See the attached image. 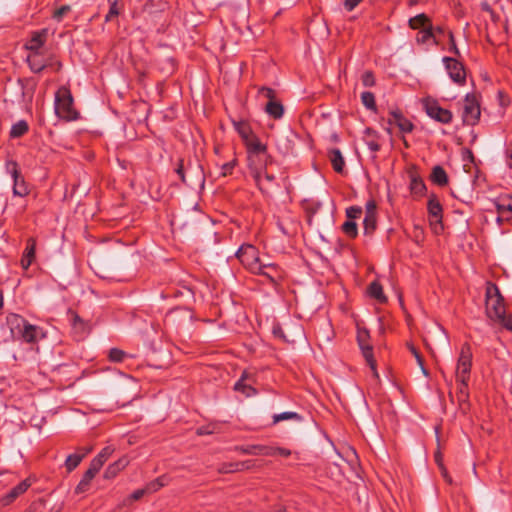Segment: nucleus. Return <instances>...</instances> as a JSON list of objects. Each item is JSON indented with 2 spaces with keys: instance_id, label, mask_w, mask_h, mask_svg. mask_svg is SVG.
<instances>
[{
  "instance_id": "obj_5",
  "label": "nucleus",
  "mask_w": 512,
  "mask_h": 512,
  "mask_svg": "<svg viewBox=\"0 0 512 512\" xmlns=\"http://www.w3.org/2000/svg\"><path fill=\"white\" fill-rule=\"evenodd\" d=\"M472 349L468 343L461 346L460 354L457 359L455 379L456 381H469L472 368Z\"/></svg>"
},
{
  "instance_id": "obj_45",
  "label": "nucleus",
  "mask_w": 512,
  "mask_h": 512,
  "mask_svg": "<svg viewBox=\"0 0 512 512\" xmlns=\"http://www.w3.org/2000/svg\"><path fill=\"white\" fill-rule=\"evenodd\" d=\"M363 86L371 87L375 84V78L372 72L366 71L361 76Z\"/></svg>"
},
{
  "instance_id": "obj_30",
  "label": "nucleus",
  "mask_w": 512,
  "mask_h": 512,
  "mask_svg": "<svg viewBox=\"0 0 512 512\" xmlns=\"http://www.w3.org/2000/svg\"><path fill=\"white\" fill-rule=\"evenodd\" d=\"M431 180L437 185L444 186L448 183V176L441 166H435L432 170Z\"/></svg>"
},
{
  "instance_id": "obj_47",
  "label": "nucleus",
  "mask_w": 512,
  "mask_h": 512,
  "mask_svg": "<svg viewBox=\"0 0 512 512\" xmlns=\"http://www.w3.org/2000/svg\"><path fill=\"white\" fill-rule=\"evenodd\" d=\"M71 10V7L69 5H63L57 10H55L53 14V18L57 21H61L63 17Z\"/></svg>"
},
{
  "instance_id": "obj_32",
  "label": "nucleus",
  "mask_w": 512,
  "mask_h": 512,
  "mask_svg": "<svg viewBox=\"0 0 512 512\" xmlns=\"http://www.w3.org/2000/svg\"><path fill=\"white\" fill-rule=\"evenodd\" d=\"M368 294L383 303L386 301V296L384 295L383 288L381 284L377 281L372 282L368 287Z\"/></svg>"
},
{
  "instance_id": "obj_55",
  "label": "nucleus",
  "mask_w": 512,
  "mask_h": 512,
  "mask_svg": "<svg viewBox=\"0 0 512 512\" xmlns=\"http://www.w3.org/2000/svg\"><path fill=\"white\" fill-rule=\"evenodd\" d=\"M275 455H281L283 457H288L291 455V451L286 448L274 447Z\"/></svg>"
},
{
  "instance_id": "obj_41",
  "label": "nucleus",
  "mask_w": 512,
  "mask_h": 512,
  "mask_svg": "<svg viewBox=\"0 0 512 512\" xmlns=\"http://www.w3.org/2000/svg\"><path fill=\"white\" fill-rule=\"evenodd\" d=\"M258 97L266 99L267 102L275 101L276 100V94L275 91L268 87H261L258 90Z\"/></svg>"
},
{
  "instance_id": "obj_42",
  "label": "nucleus",
  "mask_w": 512,
  "mask_h": 512,
  "mask_svg": "<svg viewBox=\"0 0 512 512\" xmlns=\"http://www.w3.org/2000/svg\"><path fill=\"white\" fill-rule=\"evenodd\" d=\"M126 357V353L120 349L113 348L109 351V359L113 362H122Z\"/></svg>"
},
{
  "instance_id": "obj_19",
  "label": "nucleus",
  "mask_w": 512,
  "mask_h": 512,
  "mask_svg": "<svg viewBox=\"0 0 512 512\" xmlns=\"http://www.w3.org/2000/svg\"><path fill=\"white\" fill-rule=\"evenodd\" d=\"M129 463H130V460L127 456H123V457L119 458L117 461L110 464L106 468L104 477L106 479H112V478L116 477L117 474L120 471H122L125 467H127Z\"/></svg>"
},
{
  "instance_id": "obj_26",
  "label": "nucleus",
  "mask_w": 512,
  "mask_h": 512,
  "mask_svg": "<svg viewBox=\"0 0 512 512\" xmlns=\"http://www.w3.org/2000/svg\"><path fill=\"white\" fill-rule=\"evenodd\" d=\"M247 379V373L244 372L241 376V378L235 383L234 389L237 392H241L246 397H250L256 394V390L249 384L245 383V380Z\"/></svg>"
},
{
  "instance_id": "obj_23",
  "label": "nucleus",
  "mask_w": 512,
  "mask_h": 512,
  "mask_svg": "<svg viewBox=\"0 0 512 512\" xmlns=\"http://www.w3.org/2000/svg\"><path fill=\"white\" fill-rule=\"evenodd\" d=\"M374 209H375L374 205L367 206V213L363 220L364 231L366 234L372 233L376 227V216H375Z\"/></svg>"
},
{
  "instance_id": "obj_31",
  "label": "nucleus",
  "mask_w": 512,
  "mask_h": 512,
  "mask_svg": "<svg viewBox=\"0 0 512 512\" xmlns=\"http://www.w3.org/2000/svg\"><path fill=\"white\" fill-rule=\"evenodd\" d=\"M409 187H410L411 193H413L414 195H417V196L422 195L426 189V186H425L424 182L422 181V179L414 174H412L410 176Z\"/></svg>"
},
{
  "instance_id": "obj_9",
  "label": "nucleus",
  "mask_w": 512,
  "mask_h": 512,
  "mask_svg": "<svg viewBox=\"0 0 512 512\" xmlns=\"http://www.w3.org/2000/svg\"><path fill=\"white\" fill-rule=\"evenodd\" d=\"M442 61L450 79L457 85H464L466 82V71L463 64L452 57H443Z\"/></svg>"
},
{
  "instance_id": "obj_53",
  "label": "nucleus",
  "mask_w": 512,
  "mask_h": 512,
  "mask_svg": "<svg viewBox=\"0 0 512 512\" xmlns=\"http://www.w3.org/2000/svg\"><path fill=\"white\" fill-rule=\"evenodd\" d=\"M102 466L103 465L98 460L93 459L90 463L89 469L98 473L100 471V469L102 468Z\"/></svg>"
},
{
  "instance_id": "obj_11",
  "label": "nucleus",
  "mask_w": 512,
  "mask_h": 512,
  "mask_svg": "<svg viewBox=\"0 0 512 512\" xmlns=\"http://www.w3.org/2000/svg\"><path fill=\"white\" fill-rule=\"evenodd\" d=\"M252 177L262 193L268 194L277 186L276 177L268 171V167L259 172V174H253Z\"/></svg>"
},
{
  "instance_id": "obj_43",
  "label": "nucleus",
  "mask_w": 512,
  "mask_h": 512,
  "mask_svg": "<svg viewBox=\"0 0 512 512\" xmlns=\"http://www.w3.org/2000/svg\"><path fill=\"white\" fill-rule=\"evenodd\" d=\"M258 274L266 276L272 282H275L278 278H280V272H279V270L277 269L276 266H275V270L274 269H269V268H263V271L259 272Z\"/></svg>"
},
{
  "instance_id": "obj_50",
  "label": "nucleus",
  "mask_w": 512,
  "mask_h": 512,
  "mask_svg": "<svg viewBox=\"0 0 512 512\" xmlns=\"http://www.w3.org/2000/svg\"><path fill=\"white\" fill-rule=\"evenodd\" d=\"M506 163L512 169V140L506 146Z\"/></svg>"
},
{
  "instance_id": "obj_22",
  "label": "nucleus",
  "mask_w": 512,
  "mask_h": 512,
  "mask_svg": "<svg viewBox=\"0 0 512 512\" xmlns=\"http://www.w3.org/2000/svg\"><path fill=\"white\" fill-rule=\"evenodd\" d=\"M248 156L267 152V147L254 135L245 141Z\"/></svg>"
},
{
  "instance_id": "obj_52",
  "label": "nucleus",
  "mask_w": 512,
  "mask_h": 512,
  "mask_svg": "<svg viewBox=\"0 0 512 512\" xmlns=\"http://www.w3.org/2000/svg\"><path fill=\"white\" fill-rule=\"evenodd\" d=\"M360 214H361V209L360 208L350 207L349 209H347V216L349 218H356Z\"/></svg>"
},
{
  "instance_id": "obj_3",
  "label": "nucleus",
  "mask_w": 512,
  "mask_h": 512,
  "mask_svg": "<svg viewBox=\"0 0 512 512\" xmlns=\"http://www.w3.org/2000/svg\"><path fill=\"white\" fill-rule=\"evenodd\" d=\"M54 109L56 115L66 121H74L79 117V113L73 107L71 92L64 86L60 87L55 94Z\"/></svg>"
},
{
  "instance_id": "obj_12",
  "label": "nucleus",
  "mask_w": 512,
  "mask_h": 512,
  "mask_svg": "<svg viewBox=\"0 0 512 512\" xmlns=\"http://www.w3.org/2000/svg\"><path fill=\"white\" fill-rule=\"evenodd\" d=\"M7 168L13 178V194L20 197L26 196L29 193L28 186L23 176L20 174L17 164L14 162L10 163Z\"/></svg>"
},
{
  "instance_id": "obj_33",
  "label": "nucleus",
  "mask_w": 512,
  "mask_h": 512,
  "mask_svg": "<svg viewBox=\"0 0 512 512\" xmlns=\"http://www.w3.org/2000/svg\"><path fill=\"white\" fill-rule=\"evenodd\" d=\"M409 25L412 29H419L421 27H423L424 29L431 24L429 23L428 17L425 14L421 13L411 18L409 20Z\"/></svg>"
},
{
  "instance_id": "obj_49",
  "label": "nucleus",
  "mask_w": 512,
  "mask_h": 512,
  "mask_svg": "<svg viewBox=\"0 0 512 512\" xmlns=\"http://www.w3.org/2000/svg\"><path fill=\"white\" fill-rule=\"evenodd\" d=\"M432 37H433L432 26L429 25L428 27H426L422 31H420V38H418V40L422 41V42H427Z\"/></svg>"
},
{
  "instance_id": "obj_59",
  "label": "nucleus",
  "mask_w": 512,
  "mask_h": 512,
  "mask_svg": "<svg viewBox=\"0 0 512 512\" xmlns=\"http://www.w3.org/2000/svg\"><path fill=\"white\" fill-rule=\"evenodd\" d=\"M449 37H450V43H451L450 51L455 53L456 55H458L459 54V50H458V48H457V46L455 44L454 37H453L452 33L449 34Z\"/></svg>"
},
{
  "instance_id": "obj_36",
  "label": "nucleus",
  "mask_w": 512,
  "mask_h": 512,
  "mask_svg": "<svg viewBox=\"0 0 512 512\" xmlns=\"http://www.w3.org/2000/svg\"><path fill=\"white\" fill-rule=\"evenodd\" d=\"M234 127L244 142L253 136L250 126L245 122L234 123Z\"/></svg>"
},
{
  "instance_id": "obj_29",
  "label": "nucleus",
  "mask_w": 512,
  "mask_h": 512,
  "mask_svg": "<svg viewBox=\"0 0 512 512\" xmlns=\"http://www.w3.org/2000/svg\"><path fill=\"white\" fill-rule=\"evenodd\" d=\"M97 473L92 471L91 469L88 468V470L85 472V474L83 475L82 479L80 480V482L78 483V485L76 486L75 488V492L77 494H80V493H83L85 491H87L92 479L95 477Z\"/></svg>"
},
{
  "instance_id": "obj_39",
  "label": "nucleus",
  "mask_w": 512,
  "mask_h": 512,
  "mask_svg": "<svg viewBox=\"0 0 512 512\" xmlns=\"http://www.w3.org/2000/svg\"><path fill=\"white\" fill-rule=\"evenodd\" d=\"M291 419L301 420V417L296 412H291V411L282 412L279 414H275L273 416L274 423H278V422L284 421V420H291Z\"/></svg>"
},
{
  "instance_id": "obj_62",
  "label": "nucleus",
  "mask_w": 512,
  "mask_h": 512,
  "mask_svg": "<svg viewBox=\"0 0 512 512\" xmlns=\"http://www.w3.org/2000/svg\"><path fill=\"white\" fill-rule=\"evenodd\" d=\"M94 459L98 460L102 465L107 461L106 458L103 457V455L98 454Z\"/></svg>"
},
{
  "instance_id": "obj_2",
  "label": "nucleus",
  "mask_w": 512,
  "mask_h": 512,
  "mask_svg": "<svg viewBox=\"0 0 512 512\" xmlns=\"http://www.w3.org/2000/svg\"><path fill=\"white\" fill-rule=\"evenodd\" d=\"M8 324L13 337L21 338L27 343H36L45 336L41 327L30 324L16 314L8 317Z\"/></svg>"
},
{
  "instance_id": "obj_34",
  "label": "nucleus",
  "mask_w": 512,
  "mask_h": 512,
  "mask_svg": "<svg viewBox=\"0 0 512 512\" xmlns=\"http://www.w3.org/2000/svg\"><path fill=\"white\" fill-rule=\"evenodd\" d=\"M84 458V454L74 453L70 454L65 461V467L68 472L74 470Z\"/></svg>"
},
{
  "instance_id": "obj_64",
  "label": "nucleus",
  "mask_w": 512,
  "mask_h": 512,
  "mask_svg": "<svg viewBox=\"0 0 512 512\" xmlns=\"http://www.w3.org/2000/svg\"><path fill=\"white\" fill-rule=\"evenodd\" d=\"M420 368H421L422 373H423L426 377H428V376H429V372H428V370L424 367V363H422V366H420Z\"/></svg>"
},
{
  "instance_id": "obj_44",
  "label": "nucleus",
  "mask_w": 512,
  "mask_h": 512,
  "mask_svg": "<svg viewBox=\"0 0 512 512\" xmlns=\"http://www.w3.org/2000/svg\"><path fill=\"white\" fill-rule=\"evenodd\" d=\"M145 494H148L145 487L142 488V489H137L124 501V504L126 505V504H128V503H130L132 501L139 500Z\"/></svg>"
},
{
  "instance_id": "obj_8",
  "label": "nucleus",
  "mask_w": 512,
  "mask_h": 512,
  "mask_svg": "<svg viewBox=\"0 0 512 512\" xmlns=\"http://www.w3.org/2000/svg\"><path fill=\"white\" fill-rule=\"evenodd\" d=\"M481 115L480 105L473 94H467L463 103V122L467 125H475Z\"/></svg>"
},
{
  "instance_id": "obj_51",
  "label": "nucleus",
  "mask_w": 512,
  "mask_h": 512,
  "mask_svg": "<svg viewBox=\"0 0 512 512\" xmlns=\"http://www.w3.org/2000/svg\"><path fill=\"white\" fill-rule=\"evenodd\" d=\"M362 0H345L344 6L348 11H352Z\"/></svg>"
},
{
  "instance_id": "obj_38",
  "label": "nucleus",
  "mask_w": 512,
  "mask_h": 512,
  "mask_svg": "<svg viewBox=\"0 0 512 512\" xmlns=\"http://www.w3.org/2000/svg\"><path fill=\"white\" fill-rule=\"evenodd\" d=\"M362 104L369 110L376 109L375 97L372 92L365 91L361 93Z\"/></svg>"
},
{
  "instance_id": "obj_14",
  "label": "nucleus",
  "mask_w": 512,
  "mask_h": 512,
  "mask_svg": "<svg viewBox=\"0 0 512 512\" xmlns=\"http://www.w3.org/2000/svg\"><path fill=\"white\" fill-rule=\"evenodd\" d=\"M272 163V158L268 152L260 154H252L248 156V167L251 175L261 172Z\"/></svg>"
},
{
  "instance_id": "obj_56",
  "label": "nucleus",
  "mask_w": 512,
  "mask_h": 512,
  "mask_svg": "<svg viewBox=\"0 0 512 512\" xmlns=\"http://www.w3.org/2000/svg\"><path fill=\"white\" fill-rule=\"evenodd\" d=\"M366 144L372 152H377L380 149V145L374 140L367 141Z\"/></svg>"
},
{
  "instance_id": "obj_46",
  "label": "nucleus",
  "mask_w": 512,
  "mask_h": 512,
  "mask_svg": "<svg viewBox=\"0 0 512 512\" xmlns=\"http://www.w3.org/2000/svg\"><path fill=\"white\" fill-rule=\"evenodd\" d=\"M110 4V9H109V12L107 13L106 17H105V21L108 22L110 21L112 18L116 17L119 15L120 13V6H119V3H109Z\"/></svg>"
},
{
  "instance_id": "obj_15",
  "label": "nucleus",
  "mask_w": 512,
  "mask_h": 512,
  "mask_svg": "<svg viewBox=\"0 0 512 512\" xmlns=\"http://www.w3.org/2000/svg\"><path fill=\"white\" fill-rule=\"evenodd\" d=\"M494 204L498 213L497 221L512 222V197H500L494 202Z\"/></svg>"
},
{
  "instance_id": "obj_21",
  "label": "nucleus",
  "mask_w": 512,
  "mask_h": 512,
  "mask_svg": "<svg viewBox=\"0 0 512 512\" xmlns=\"http://www.w3.org/2000/svg\"><path fill=\"white\" fill-rule=\"evenodd\" d=\"M457 383V391L456 397L458 404L462 410H465L468 406L469 392H468V383L469 381H456Z\"/></svg>"
},
{
  "instance_id": "obj_27",
  "label": "nucleus",
  "mask_w": 512,
  "mask_h": 512,
  "mask_svg": "<svg viewBox=\"0 0 512 512\" xmlns=\"http://www.w3.org/2000/svg\"><path fill=\"white\" fill-rule=\"evenodd\" d=\"M170 481V478L167 475H161L158 478L150 481L145 485V488L147 490V493H154L157 492L162 487L166 486Z\"/></svg>"
},
{
  "instance_id": "obj_20",
  "label": "nucleus",
  "mask_w": 512,
  "mask_h": 512,
  "mask_svg": "<svg viewBox=\"0 0 512 512\" xmlns=\"http://www.w3.org/2000/svg\"><path fill=\"white\" fill-rule=\"evenodd\" d=\"M35 251H36V241L33 238H29L27 240V246L24 250L22 259H21V266L23 269H28L29 266L32 264V262L35 259Z\"/></svg>"
},
{
  "instance_id": "obj_24",
  "label": "nucleus",
  "mask_w": 512,
  "mask_h": 512,
  "mask_svg": "<svg viewBox=\"0 0 512 512\" xmlns=\"http://www.w3.org/2000/svg\"><path fill=\"white\" fill-rule=\"evenodd\" d=\"M265 112L274 119H280L284 114V107L277 100L267 102L265 105Z\"/></svg>"
},
{
  "instance_id": "obj_40",
  "label": "nucleus",
  "mask_w": 512,
  "mask_h": 512,
  "mask_svg": "<svg viewBox=\"0 0 512 512\" xmlns=\"http://www.w3.org/2000/svg\"><path fill=\"white\" fill-rule=\"evenodd\" d=\"M342 230L349 237H355L357 235V225L353 220H347L344 222Z\"/></svg>"
},
{
  "instance_id": "obj_57",
  "label": "nucleus",
  "mask_w": 512,
  "mask_h": 512,
  "mask_svg": "<svg viewBox=\"0 0 512 512\" xmlns=\"http://www.w3.org/2000/svg\"><path fill=\"white\" fill-rule=\"evenodd\" d=\"M177 174L180 176L181 180L184 183H188L186 176L184 174L183 164L181 163L178 168L176 169ZM189 184H192V182H189Z\"/></svg>"
},
{
  "instance_id": "obj_1",
  "label": "nucleus",
  "mask_w": 512,
  "mask_h": 512,
  "mask_svg": "<svg viewBox=\"0 0 512 512\" xmlns=\"http://www.w3.org/2000/svg\"><path fill=\"white\" fill-rule=\"evenodd\" d=\"M486 314L494 322L512 331V318L506 315L504 299L498 287L491 283L486 288Z\"/></svg>"
},
{
  "instance_id": "obj_54",
  "label": "nucleus",
  "mask_w": 512,
  "mask_h": 512,
  "mask_svg": "<svg viewBox=\"0 0 512 512\" xmlns=\"http://www.w3.org/2000/svg\"><path fill=\"white\" fill-rule=\"evenodd\" d=\"M481 9L487 13L490 14L491 18L494 20L495 19V13L494 11L492 10L491 6L487 3V2H482L481 3Z\"/></svg>"
},
{
  "instance_id": "obj_63",
  "label": "nucleus",
  "mask_w": 512,
  "mask_h": 512,
  "mask_svg": "<svg viewBox=\"0 0 512 512\" xmlns=\"http://www.w3.org/2000/svg\"><path fill=\"white\" fill-rule=\"evenodd\" d=\"M91 450H92V448H91V447L82 448V449H81V453H80V454H84V457H85L88 453H90V452H91Z\"/></svg>"
},
{
  "instance_id": "obj_6",
  "label": "nucleus",
  "mask_w": 512,
  "mask_h": 512,
  "mask_svg": "<svg viewBox=\"0 0 512 512\" xmlns=\"http://www.w3.org/2000/svg\"><path fill=\"white\" fill-rule=\"evenodd\" d=\"M422 104L425 112L430 118L443 124H449L452 121V112L448 109L442 108L435 99L425 98L422 101Z\"/></svg>"
},
{
  "instance_id": "obj_10",
  "label": "nucleus",
  "mask_w": 512,
  "mask_h": 512,
  "mask_svg": "<svg viewBox=\"0 0 512 512\" xmlns=\"http://www.w3.org/2000/svg\"><path fill=\"white\" fill-rule=\"evenodd\" d=\"M430 224L436 233L442 230V206L437 198L431 197L427 203Z\"/></svg>"
},
{
  "instance_id": "obj_13",
  "label": "nucleus",
  "mask_w": 512,
  "mask_h": 512,
  "mask_svg": "<svg viewBox=\"0 0 512 512\" xmlns=\"http://www.w3.org/2000/svg\"><path fill=\"white\" fill-rule=\"evenodd\" d=\"M30 486L31 482L29 481V479L21 481L9 492L0 497V507L3 508L12 504L19 496L24 494L29 489Z\"/></svg>"
},
{
  "instance_id": "obj_60",
  "label": "nucleus",
  "mask_w": 512,
  "mask_h": 512,
  "mask_svg": "<svg viewBox=\"0 0 512 512\" xmlns=\"http://www.w3.org/2000/svg\"><path fill=\"white\" fill-rule=\"evenodd\" d=\"M411 352L415 356L418 365L422 366V363H424V362H423V359H422L421 355L419 354V352L414 347H411Z\"/></svg>"
},
{
  "instance_id": "obj_4",
  "label": "nucleus",
  "mask_w": 512,
  "mask_h": 512,
  "mask_svg": "<svg viewBox=\"0 0 512 512\" xmlns=\"http://www.w3.org/2000/svg\"><path fill=\"white\" fill-rule=\"evenodd\" d=\"M236 255L240 262L254 274L262 272L263 268L275 270L274 264L261 262L256 248L252 245L241 246Z\"/></svg>"
},
{
  "instance_id": "obj_35",
  "label": "nucleus",
  "mask_w": 512,
  "mask_h": 512,
  "mask_svg": "<svg viewBox=\"0 0 512 512\" xmlns=\"http://www.w3.org/2000/svg\"><path fill=\"white\" fill-rule=\"evenodd\" d=\"M72 326H73V329L80 333V334H85L88 332V324L85 323L77 314L73 313L72 314Z\"/></svg>"
},
{
  "instance_id": "obj_17",
  "label": "nucleus",
  "mask_w": 512,
  "mask_h": 512,
  "mask_svg": "<svg viewBox=\"0 0 512 512\" xmlns=\"http://www.w3.org/2000/svg\"><path fill=\"white\" fill-rule=\"evenodd\" d=\"M48 56L43 52L28 53L27 63L34 73L41 72L48 64Z\"/></svg>"
},
{
  "instance_id": "obj_16",
  "label": "nucleus",
  "mask_w": 512,
  "mask_h": 512,
  "mask_svg": "<svg viewBox=\"0 0 512 512\" xmlns=\"http://www.w3.org/2000/svg\"><path fill=\"white\" fill-rule=\"evenodd\" d=\"M47 34V29H42L32 33L31 38L25 43V48L29 53L43 51L42 47L47 40Z\"/></svg>"
},
{
  "instance_id": "obj_28",
  "label": "nucleus",
  "mask_w": 512,
  "mask_h": 512,
  "mask_svg": "<svg viewBox=\"0 0 512 512\" xmlns=\"http://www.w3.org/2000/svg\"><path fill=\"white\" fill-rule=\"evenodd\" d=\"M244 452L247 454H251V455H263V456H274L275 455L274 447L262 446V445L248 446L244 450Z\"/></svg>"
},
{
  "instance_id": "obj_48",
  "label": "nucleus",
  "mask_w": 512,
  "mask_h": 512,
  "mask_svg": "<svg viewBox=\"0 0 512 512\" xmlns=\"http://www.w3.org/2000/svg\"><path fill=\"white\" fill-rule=\"evenodd\" d=\"M236 165V160L233 159L232 161H229L227 163H224L222 166H221V171H220V175L221 176H227V175H230L234 169Z\"/></svg>"
},
{
  "instance_id": "obj_37",
  "label": "nucleus",
  "mask_w": 512,
  "mask_h": 512,
  "mask_svg": "<svg viewBox=\"0 0 512 512\" xmlns=\"http://www.w3.org/2000/svg\"><path fill=\"white\" fill-rule=\"evenodd\" d=\"M28 131V124L24 120H20L17 123H15L10 131V135L12 137H20L24 135Z\"/></svg>"
},
{
  "instance_id": "obj_61",
  "label": "nucleus",
  "mask_w": 512,
  "mask_h": 512,
  "mask_svg": "<svg viewBox=\"0 0 512 512\" xmlns=\"http://www.w3.org/2000/svg\"><path fill=\"white\" fill-rule=\"evenodd\" d=\"M273 334L277 337L285 339L282 328L279 325L273 327Z\"/></svg>"
},
{
  "instance_id": "obj_18",
  "label": "nucleus",
  "mask_w": 512,
  "mask_h": 512,
  "mask_svg": "<svg viewBox=\"0 0 512 512\" xmlns=\"http://www.w3.org/2000/svg\"><path fill=\"white\" fill-rule=\"evenodd\" d=\"M389 124L396 125L402 133H410L414 125L398 111H392L388 120Z\"/></svg>"
},
{
  "instance_id": "obj_7",
  "label": "nucleus",
  "mask_w": 512,
  "mask_h": 512,
  "mask_svg": "<svg viewBox=\"0 0 512 512\" xmlns=\"http://www.w3.org/2000/svg\"><path fill=\"white\" fill-rule=\"evenodd\" d=\"M369 332L364 328H358L357 341L361 349L362 355L368 363L373 375L378 378V372L376 369V361L373 355V348L369 343Z\"/></svg>"
},
{
  "instance_id": "obj_58",
  "label": "nucleus",
  "mask_w": 512,
  "mask_h": 512,
  "mask_svg": "<svg viewBox=\"0 0 512 512\" xmlns=\"http://www.w3.org/2000/svg\"><path fill=\"white\" fill-rule=\"evenodd\" d=\"M114 452V449L110 446H107L101 450L99 454L103 455L104 458L108 459L112 453Z\"/></svg>"
},
{
  "instance_id": "obj_25",
  "label": "nucleus",
  "mask_w": 512,
  "mask_h": 512,
  "mask_svg": "<svg viewBox=\"0 0 512 512\" xmlns=\"http://www.w3.org/2000/svg\"><path fill=\"white\" fill-rule=\"evenodd\" d=\"M329 159L332 163L333 169L336 172H343L345 167V161L339 149H332L329 152Z\"/></svg>"
}]
</instances>
